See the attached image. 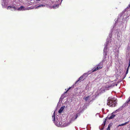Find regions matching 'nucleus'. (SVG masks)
<instances>
[{"mask_svg": "<svg viewBox=\"0 0 130 130\" xmlns=\"http://www.w3.org/2000/svg\"><path fill=\"white\" fill-rule=\"evenodd\" d=\"M117 102L116 100L113 98L109 97L107 100V104L110 107H114L116 105Z\"/></svg>", "mask_w": 130, "mask_h": 130, "instance_id": "obj_1", "label": "nucleus"}, {"mask_svg": "<svg viewBox=\"0 0 130 130\" xmlns=\"http://www.w3.org/2000/svg\"><path fill=\"white\" fill-rule=\"evenodd\" d=\"M55 112H54L53 116H52L53 121L54 122L55 125L57 126H61L62 122H59L58 118L57 117L56 118L55 115Z\"/></svg>", "mask_w": 130, "mask_h": 130, "instance_id": "obj_2", "label": "nucleus"}, {"mask_svg": "<svg viewBox=\"0 0 130 130\" xmlns=\"http://www.w3.org/2000/svg\"><path fill=\"white\" fill-rule=\"evenodd\" d=\"M107 42L106 44L105 45V47L104 49V55L105 56L107 55V46L108 43L111 42V40L110 38H107Z\"/></svg>", "mask_w": 130, "mask_h": 130, "instance_id": "obj_3", "label": "nucleus"}, {"mask_svg": "<svg viewBox=\"0 0 130 130\" xmlns=\"http://www.w3.org/2000/svg\"><path fill=\"white\" fill-rule=\"evenodd\" d=\"M32 7H27L25 8L23 6H21L20 7L18 8L17 9L19 11H23L25 10H28L29 9H32Z\"/></svg>", "mask_w": 130, "mask_h": 130, "instance_id": "obj_4", "label": "nucleus"}, {"mask_svg": "<svg viewBox=\"0 0 130 130\" xmlns=\"http://www.w3.org/2000/svg\"><path fill=\"white\" fill-rule=\"evenodd\" d=\"M103 63L102 62H101L98 65L97 67L95 69H94L92 71V72H93L98 70L100 69L103 67Z\"/></svg>", "mask_w": 130, "mask_h": 130, "instance_id": "obj_5", "label": "nucleus"}, {"mask_svg": "<svg viewBox=\"0 0 130 130\" xmlns=\"http://www.w3.org/2000/svg\"><path fill=\"white\" fill-rule=\"evenodd\" d=\"M7 9H10L11 10L13 11H15V10L17 9L15 7L13 6H8Z\"/></svg>", "mask_w": 130, "mask_h": 130, "instance_id": "obj_6", "label": "nucleus"}, {"mask_svg": "<svg viewBox=\"0 0 130 130\" xmlns=\"http://www.w3.org/2000/svg\"><path fill=\"white\" fill-rule=\"evenodd\" d=\"M65 106H62L61 108L59 110L58 112L59 113H61L62 112V111L65 108Z\"/></svg>", "mask_w": 130, "mask_h": 130, "instance_id": "obj_7", "label": "nucleus"}, {"mask_svg": "<svg viewBox=\"0 0 130 130\" xmlns=\"http://www.w3.org/2000/svg\"><path fill=\"white\" fill-rule=\"evenodd\" d=\"M78 116L77 115H76L74 116L70 120L71 122L74 121L75 119H76L77 118Z\"/></svg>", "mask_w": 130, "mask_h": 130, "instance_id": "obj_8", "label": "nucleus"}, {"mask_svg": "<svg viewBox=\"0 0 130 130\" xmlns=\"http://www.w3.org/2000/svg\"><path fill=\"white\" fill-rule=\"evenodd\" d=\"M106 119H105L104 121L103 122V123L102 124V127H103V128H102V129H101V130L103 129V128H104V127L105 125L106 122Z\"/></svg>", "mask_w": 130, "mask_h": 130, "instance_id": "obj_9", "label": "nucleus"}, {"mask_svg": "<svg viewBox=\"0 0 130 130\" xmlns=\"http://www.w3.org/2000/svg\"><path fill=\"white\" fill-rule=\"evenodd\" d=\"M83 78V75H82L81 76H80V77L78 79V80H77L76 82H75V84H76L81 79H82Z\"/></svg>", "mask_w": 130, "mask_h": 130, "instance_id": "obj_10", "label": "nucleus"}, {"mask_svg": "<svg viewBox=\"0 0 130 130\" xmlns=\"http://www.w3.org/2000/svg\"><path fill=\"white\" fill-rule=\"evenodd\" d=\"M128 122H129V121L127 122H126L124 123H122L121 124H120L118 126V127H119V126H123V125H125L127 124H128Z\"/></svg>", "mask_w": 130, "mask_h": 130, "instance_id": "obj_11", "label": "nucleus"}, {"mask_svg": "<svg viewBox=\"0 0 130 130\" xmlns=\"http://www.w3.org/2000/svg\"><path fill=\"white\" fill-rule=\"evenodd\" d=\"M84 99L86 101H87L88 100H90V96H89L86 97L84 98Z\"/></svg>", "mask_w": 130, "mask_h": 130, "instance_id": "obj_12", "label": "nucleus"}, {"mask_svg": "<svg viewBox=\"0 0 130 130\" xmlns=\"http://www.w3.org/2000/svg\"><path fill=\"white\" fill-rule=\"evenodd\" d=\"M115 116V115L112 114L110 117H108V118L109 119H112Z\"/></svg>", "mask_w": 130, "mask_h": 130, "instance_id": "obj_13", "label": "nucleus"}, {"mask_svg": "<svg viewBox=\"0 0 130 130\" xmlns=\"http://www.w3.org/2000/svg\"><path fill=\"white\" fill-rule=\"evenodd\" d=\"M59 7V5L58 4H56V5H54L53 8L54 9H56L57 8Z\"/></svg>", "mask_w": 130, "mask_h": 130, "instance_id": "obj_14", "label": "nucleus"}, {"mask_svg": "<svg viewBox=\"0 0 130 130\" xmlns=\"http://www.w3.org/2000/svg\"><path fill=\"white\" fill-rule=\"evenodd\" d=\"M130 101V96L128 98L125 104H127Z\"/></svg>", "mask_w": 130, "mask_h": 130, "instance_id": "obj_15", "label": "nucleus"}, {"mask_svg": "<svg viewBox=\"0 0 130 130\" xmlns=\"http://www.w3.org/2000/svg\"><path fill=\"white\" fill-rule=\"evenodd\" d=\"M45 6V5H43L42 4H41V5H39V6H37L36 7V8H38L39 7H40L41 6H42V7H43L44 6Z\"/></svg>", "mask_w": 130, "mask_h": 130, "instance_id": "obj_16", "label": "nucleus"}, {"mask_svg": "<svg viewBox=\"0 0 130 130\" xmlns=\"http://www.w3.org/2000/svg\"><path fill=\"white\" fill-rule=\"evenodd\" d=\"M3 2L4 3V4H3V3H2V5L3 7L4 8L5 7L4 5H6V3H5V1H3Z\"/></svg>", "mask_w": 130, "mask_h": 130, "instance_id": "obj_17", "label": "nucleus"}, {"mask_svg": "<svg viewBox=\"0 0 130 130\" xmlns=\"http://www.w3.org/2000/svg\"><path fill=\"white\" fill-rule=\"evenodd\" d=\"M124 105H123L122 106H121L119 107V108L118 109V111L121 110L123 108Z\"/></svg>", "mask_w": 130, "mask_h": 130, "instance_id": "obj_18", "label": "nucleus"}, {"mask_svg": "<svg viewBox=\"0 0 130 130\" xmlns=\"http://www.w3.org/2000/svg\"><path fill=\"white\" fill-rule=\"evenodd\" d=\"M88 75V74H87V73H86L84 74L83 76V77L84 76H85V77L87 76Z\"/></svg>", "mask_w": 130, "mask_h": 130, "instance_id": "obj_19", "label": "nucleus"}, {"mask_svg": "<svg viewBox=\"0 0 130 130\" xmlns=\"http://www.w3.org/2000/svg\"><path fill=\"white\" fill-rule=\"evenodd\" d=\"M112 86L110 85L109 86H107L106 87V88H111V87H112Z\"/></svg>", "mask_w": 130, "mask_h": 130, "instance_id": "obj_20", "label": "nucleus"}, {"mask_svg": "<svg viewBox=\"0 0 130 130\" xmlns=\"http://www.w3.org/2000/svg\"><path fill=\"white\" fill-rule=\"evenodd\" d=\"M110 127H109V126H108V127L107 129V130H110Z\"/></svg>", "mask_w": 130, "mask_h": 130, "instance_id": "obj_21", "label": "nucleus"}, {"mask_svg": "<svg viewBox=\"0 0 130 130\" xmlns=\"http://www.w3.org/2000/svg\"><path fill=\"white\" fill-rule=\"evenodd\" d=\"M109 37H110V38H111V36H112V35H111V34H110L109 35Z\"/></svg>", "mask_w": 130, "mask_h": 130, "instance_id": "obj_22", "label": "nucleus"}, {"mask_svg": "<svg viewBox=\"0 0 130 130\" xmlns=\"http://www.w3.org/2000/svg\"><path fill=\"white\" fill-rule=\"evenodd\" d=\"M118 111V109L116 110L115 111V112H117L118 111Z\"/></svg>", "mask_w": 130, "mask_h": 130, "instance_id": "obj_23", "label": "nucleus"}, {"mask_svg": "<svg viewBox=\"0 0 130 130\" xmlns=\"http://www.w3.org/2000/svg\"><path fill=\"white\" fill-rule=\"evenodd\" d=\"M71 88V87H70L68 89V90H67V91L66 92H65V93H66L67 92V91L68 90H70V89Z\"/></svg>", "mask_w": 130, "mask_h": 130, "instance_id": "obj_24", "label": "nucleus"}, {"mask_svg": "<svg viewBox=\"0 0 130 130\" xmlns=\"http://www.w3.org/2000/svg\"><path fill=\"white\" fill-rule=\"evenodd\" d=\"M99 115V113H97L96 114V116L97 115Z\"/></svg>", "mask_w": 130, "mask_h": 130, "instance_id": "obj_25", "label": "nucleus"}, {"mask_svg": "<svg viewBox=\"0 0 130 130\" xmlns=\"http://www.w3.org/2000/svg\"><path fill=\"white\" fill-rule=\"evenodd\" d=\"M128 6L129 7H130V4Z\"/></svg>", "mask_w": 130, "mask_h": 130, "instance_id": "obj_26", "label": "nucleus"}, {"mask_svg": "<svg viewBox=\"0 0 130 130\" xmlns=\"http://www.w3.org/2000/svg\"><path fill=\"white\" fill-rule=\"evenodd\" d=\"M60 1V0H58V1H57V2H58V1Z\"/></svg>", "mask_w": 130, "mask_h": 130, "instance_id": "obj_27", "label": "nucleus"}, {"mask_svg": "<svg viewBox=\"0 0 130 130\" xmlns=\"http://www.w3.org/2000/svg\"><path fill=\"white\" fill-rule=\"evenodd\" d=\"M62 0H61V2L62 1Z\"/></svg>", "mask_w": 130, "mask_h": 130, "instance_id": "obj_28", "label": "nucleus"}]
</instances>
